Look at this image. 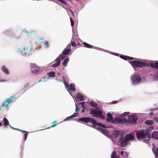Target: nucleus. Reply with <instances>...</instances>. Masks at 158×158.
Listing matches in <instances>:
<instances>
[{
    "instance_id": "47",
    "label": "nucleus",
    "mask_w": 158,
    "mask_h": 158,
    "mask_svg": "<svg viewBox=\"0 0 158 158\" xmlns=\"http://www.w3.org/2000/svg\"><path fill=\"white\" fill-rule=\"evenodd\" d=\"M9 126L11 127V128H12L13 129H15V130H19V129H18L14 128L13 127H11L10 124L9 125Z\"/></svg>"
},
{
    "instance_id": "6",
    "label": "nucleus",
    "mask_w": 158,
    "mask_h": 158,
    "mask_svg": "<svg viewBox=\"0 0 158 158\" xmlns=\"http://www.w3.org/2000/svg\"><path fill=\"white\" fill-rule=\"evenodd\" d=\"M137 116L134 115H130L128 116V119H127V122L131 124H135L136 123Z\"/></svg>"
},
{
    "instance_id": "27",
    "label": "nucleus",
    "mask_w": 158,
    "mask_h": 158,
    "mask_svg": "<svg viewBox=\"0 0 158 158\" xmlns=\"http://www.w3.org/2000/svg\"><path fill=\"white\" fill-rule=\"evenodd\" d=\"M111 158H119V157L117 156V153L114 151L112 152L111 155Z\"/></svg>"
},
{
    "instance_id": "5",
    "label": "nucleus",
    "mask_w": 158,
    "mask_h": 158,
    "mask_svg": "<svg viewBox=\"0 0 158 158\" xmlns=\"http://www.w3.org/2000/svg\"><path fill=\"white\" fill-rule=\"evenodd\" d=\"M16 99V98L14 97L13 96H11L10 98H7L5 102L3 103L2 106H1L0 108V110L2 107L4 106H5L6 108L8 109V105L10 103L12 102L13 101H15Z\"/></svg>"
},
{
    "instance_id": "20",
    "label": "nucleus",
    "mask_w": 158,
    "mask_h": 158,
    "mask_svg": "<svg viewBox=\"0 0 158 158\" xmlns=\"http://www.w3.org/2000/svg\"><path fill=\"white\" fill-rule=\"evenodd\" d=\"M89 122H90L93 124V126L94 127H96V124H97V122L94 118H89Z\"/></svg>"
},
{
    "instance_id": "33",
    "label": "nucleus",
    "mask_w": 158,
    "mask_h": 158,
    "mask_svg": "<svg viewBox=\"0 0 158 158\" xmlns=\"http://www.w3.org/2000/svg\"><path fill=\"white\" fill-rule=\"evenodd\" d=\"M57 122L56 121H54L52 123V125L50 126V127H47V129L50 128L51 127H53L56 126L57 124Z\"/></svg>"
},
{
    "instance_id": "43",
    "label": "nucleus",
    "mask_w": 158,
    "mask_h": 158,
    "mask_svg": "<svg viewBox=\"0 0 158 158\" xmlns=\"http://www.w3.org/2000/svg\"><path fill=\"white\" fill-rule=\"evenodd\" d=\"M64 55H60L59 56L58 58L59 59H60H60H64V58L65 56H64Z\"/></svg>"
},
{
    "instance_id": "9",
    "label": "nucleus",
    "mask_w": 158,
    "mask_h": 158,
    "mask_svg": "<svg viewBox=\"0 0 158 158\" xmlns=\"http://www.w3.org/2000/svg\"><path fill=\"white\" fill-rule=\"evenodd\" d=\"M131 80L133 82L135 83H139L141 81V79L139 76H133L131 77Z\"/></svg>"
},
{
    "instance_id": "42",
    "label": "nucleus",
    "mask_w": 158,
    "mask_h": 158,
    "mask_svg": "<svg viewBox=\"0 0 158 158\" xmlns=\"http://www.w3.org/2000/svg\"><path fill=\"white\" fill-rule=\"evenodd\" d=\"M97 128L99 129L101 131H102L103 133H105L106 132V130L98 127Z\"/></svg>"
},
{
    "instance_id": "12",
    "label": "nucleus",
    "mask_w": 158,
    "mask_h": 158,
    "mask_svg": "<svg viewBox=\"0 0 158 158\" xmlns=\"http://www.w3.org/2000/svg\"><path fill=\"white\" fill-rule=\"evenodd\" d=\"M114 121L117 123H126L127 120L126 118H117L114 119Z\"/></svg>"
},
{
    "instance_id": "8",
    "label": "nucleus",
    "mask_w": 158,
    "mask_h": 158,
    "mask_svg": "<svg viewBox=\"0 0 158 158\" xmlns=\"http://www.w3.org/2000/svg\"><path fill=\"white\" fill-rule=\"evenodd\" d=\"M32 47H30L29 48H24L23 50H22V53L27 55H30L31 54L32 49H33Z\"/></svg>"
},
{
    "instance_id": "40",
    "label": "nucleus",
    "mask_w": 158,
    "mask_h": 158,
    "mask_svg": "<svg viewBox=\"0 0 158 158\" xmlns=\"http://www.w3.org/2000/svg\"><path fill=\"white\" fill-rule=\"evenodd\" d=\"M63 82L64 84V85L65 88L67 89H68L69 86V83H67L65 81H63Z\"/></svg>"
},
{
    "instance_id": "16",
    "label": "nucleus",
    "mask_w": 158,
    "mask_h": 158,
    "mask_svg": "<svg viewBox=\"0 0 158 158\" xmlns=\"http://www.w3.org/2000/svg\"><path fill=\"white\" fill-rule=\"evenodd\" d=\"M126 139L129 141V140H133L134 139V137L133 135L131 134H127L126 135L125 137Z\"/></svg>"
},
{
    "instance_id": "2",
    "label": "nucleus",
    "mask_w": 158,
    "mask_h": 158,
    "mask_svg": "<svg viewBox=\"0 0 158 158\" xmlns=\"http://www.w3.org/2000/svg\"><path fill=\"white\" fill-rule=\"evenodd\" d=\"M91 114L93 117H99L100 118L104 119L105 117L102 115V112L100 110H97L93 108L90 109Z\"/></svg>"
},
{
    "instance_id": "36",
    "label": "nucleus",
    "mask_w": 158,
    "mask_h": 158,
    "mask_svg": "<svg viewBox=\"0 0 158 158\" xmlns=\"http://www.w3.org/2000/svg\"><path fill=\"white\" fill-rule=\"evenodd\" d=\"M69 61V58H67L65 59L63 62V64L64 66H66Z\"/></svg>"
},
{
    "instance_id": "53",
    "label": "nucleus",
    "mask_w": 158,
    "mask_h": 158,
    "mask_svg": "<svg viewBox=\"0 0 158 158\" xmlns=\"http://www.w3.org/2000/svg\"><path fill=\"white\" fill-rule=\"evenodd\" d=\"M6 81L5 80H1L0 79V82H2V81Z\"/></svg>"
},
{
    "instance_id": "17",
    "label": "nucleus",
    "mask_w": 158,
    "mask_h": 158,
    "mask_svg": "<svg viewBox=\"0 0 158 158\" xmlns=\"http://www.w3.org/2000/svg\"><path fill=\"white\" fill-rule=\"evenodd\" d=\"M55 61L56 62V63L52 65V66L54 68L56 67L59 65L60 63V59L57 58L56 59Z\"/></svg>"
},
{
    "instance_id": "15",
    "label": "nucleus",
    "mask_w": 158,
    "mask_h": 158,
    "mask_svg": "<svg viewBox=\"0 0 158 158\" xmlns=\"http://www.w3.org/2000/svg\"><path fill=\"white\" fill-rule=\"evenodd\" d=\"M152 150L154 153L155 154V156L156 157H158V147L156 148V150H155V145L154 143H153L152 144Z\"/></svg>"
},
{
    "instance_id": "57",
    "label": "nucleus",
    "mask_w": 158,
    "mask_h": 158,
    "mask_svg": "<svg viewBox=\"0 0 158 158\" xmlns=\"http://www.w3.org/2000/svg\"><path fill=\"white\" fill-rule=\"evenodd\" d=\"M2 126V123L0 122V127Z\"/></svg>"
},
{
    "instance_id": "25",
    "label": "nucleus",
    "mask_w": 158,
    "mask_h": 158,
    "mask_svg": "<svg viewBox=\"0 0 158 158\" xmlns=\"http://www.w3.org/2000/svg\"><path fill=\"white\" fill-rule=\"evenodd\" d=\"M3 121H4V124L5 125V127H6L7 128H8V127H7V126L9 125V123L8 122V120L7 119L5 118L4 117L3 119Z\"/></svg>"
},
{
    "instance_id": "28",
    "label": "nucleus",
    "mask_w": 158,
    "mask_h": 158,
    "mask_svg": "<svg viewBox=\"0 0 158 158\" xmlns=\"http://www.w3.org/2000/svg\"><path fill=\"white\" fill-rule=\"evenodd\" d=\"M152 137L154 139H158V132H155L153 133Z\"/></svg>"
},
{
    "instance_id": "58",
    "label": "nucleus",
    "mask_w": 158,
    "mask_h": 158,
    "mask_svg": "<svg viewBox=\"0 0 158 158\" xmlns=\"http://www.w3.org/2000/svg\"><path fill=\"white\" fill-rule=\"evenodd\" d=\"M19 38H20V40H21V39L20 38V37H19Z\"/></svg>"
},
{
    "instance_id": "11",
    "label": "nucleus",
    "mask_w": 158,
    "mask_h": 158,
    "mask_svg": "<svg viewBox=\"0 0 158 158\" xmlns=\"http://www.w3.org/2000/svg\"><path fill=\"white\" fill-rule=\"evenodd\" d=\"M71 50V45L68 44L66 48H65L62 52L63 54L64 55H67L69 53Z\"/></svg>"
},
{
    "instance_id": "54",
    "label": "nucleus",
    "mask_w": 158,
    "mask_h": 158,
    "mask_svg": "<svg viewBox=\"0 0 158 158\" xmlns=\"http://www.w3.org/2000/svg\"><path fill=\"white\" fill-rule=\"evenodd\" d=\"M71 12H72L73 15V16H74V13H73V11H71Z\"/></svg>"
},
{
    "instance_id": "7",
    "label": "nucleus",
    "mask_w": 158,
    "mask_h": 158,
    "mask_svg": "<svg viewBox=\"0 0 158 158\" xmlns=\"http://www.w3.org/2000/svg\"><path fill=\"white\" fill-rule=\"evenodd\" d=\"M119 142L120 143L121 146L123 147L126 146L128 142L126 138L123 136L119 138Z\"/></svg>"
},
{
    "instance_id": "22",
    "label": "nucleus",
    "mask_w": 158,
    "mask_h": 158,
    "mask_svg": "<svg viewBox=\"0 0 158 158\" xmlns=\"http://www.w3.org/2000/svg\"><path fill=\"white\" fill-rule=\"evenodd\" d=\"M2 70L6 74H9V71L8 69L4 66H3L1 68Z\"/></svg>"
},
{
    "instance_id": "24",
    "label": "nucleus",
    "mask_w": 158,
    "mask_h": 158,
    "mask_svg": "<svg viewBox=\"0 0 158 158\" xmlns=\"http://www.w3.org/2000/svg\"><path fill=\"white\" fill-rule=\"evenodd\" d=\"M69 90L74 91L76 89L75 88V85L74 84H71L69 85V87L68 89Z\"/></svg>"
},
{
    "instance_id": "1",
    "label": "nucleus",
    "mask_w": 158,
    "mask_h": 158,
    "mask_svg": "<svg viewBox=\"0 0 158 158\" xmlns=\"http://www.w3.org/2000/svg\"><path fill=\"white\" fill-rule=\"evenodd\" d=\"M137 138L139 140H142V139L147 138L146 139L148 141L150 138L149 132L147 130H139L137 131L136 133Z\"/></svg>"
},
{
    "instance_id": "19",
    "label": "nucleus",
    "mask_w": 158,
    "mask_h": 158,
    "mask_svg": "<svg viewBox=\"0 0 158 158\" xmlns=\"http://www.w3.org/2000/svg\"><path fill=\"white\" fill-rule=\"evenodd\" d=\"M120 57L124 60H127V59L130 60H133V58L132 57H130L127 56L121 55Z\"/></svg>"
},
{
    "instance_id": "49",
    "label": "nucleus",
    "mask_w": 158,
    "mask_h": 158,
    "mask_svg": "<svg viewBox=\"0 0 158 158\" xmlns=\"http://www.w3.org/2000/svg\"><path fill=\"white\" fill-rule=\"evenodd\" d=\"M80 110V109L79 108H77V107H76V112H77L78 111Z\"/></svg>"
},
{
    "instance_id": "51",
    "label": "nucleus",
    "mask_w": 158,
    "mask_h": 158,
    "mask_svg": "<svg viewBox=\"0 0 158 158\" xmlns=\"http://www.w3.org/2000/svg\"><path fill=\"white\" fill-rule=\"evenodd\" d=\"M63 80H64V81H65V80L67 79V78H66V77H63Z\"/></svg>"
},
{
    "instance_id": "62",
    "label": "nucleus",
    "mask_w": 158,
    "mask_h": 158,
    "mask_svg": "<svg viewBox=\"0 0 158 158\" xmlns=\"http://www.w3.org/2000/svg\"><path fill=\"white\" fill-rule=\"evenodd\" d=\"M58 0V1H60V0Z\"/></svg>"
},
{
    "instance_id": "30",
    "label": "nucleus",
    "mask_w": 158,
    "mask_h": 158,
    "mask_svg": "<svg viewBox=\"0 0 158 158\" xmlns=\"http://www.w3.org/2000/svg\"><path fill=\"white\" fill-rule=\"evenodd\" d=\"M77 97L78 99H79L80 101H83L84 100V98L82 95L80 94H78L77 95Z\"/></svg>"
},
{
    "instance_id": "50",
    "label": "nucleus",
    "mask_w": 158,
    "mask_h": 158,
    "mask_svg": "<svg viewBox=\"0 0 158 158\" xmlns=\"http://www.w3.org/2000/svg\"><path fill=\"white\" fill-rule=\"evenodd\" d=\"M120 154L122 155H123V152L122 151H121V152Z\"/></svg>"
},
{
    "instance_id": "44",
    "label": "nucleus",
    "mask_w": 158,
    "mask_h": 158,
    "mask_svg": "<svg viewBox=\"0 0 158 158\" xmlns=\"http://www.w3.org/2000/svg\"><path fill=\"white\" fill-rule=\"evenodd\" d=\"M29 84V83H27L26 85H24V91H26L27 90V86H28V85Z\"/></svg>"
},
{
    "instance_id": "55",
    "label": "nucleus",
    "mask_w": 158,
    "mask_h": 158,
    "mask_svg": "<svg viewBox=\"0 0 158 158\" xmlns=\"http://www.w3.org/2000/svg\"><path fill=\"white\" fill-rule=\"evenodd\" d=\"M82 112L83 113L85 111V110L84 109L82 110Z\"/></svg>"
},
{
    "instance_id": "13",
    "label": "nucleus",
    "mask_w": 158,
    "mask_h": 158,
    "mask_svg": "<svg viewBox=\"0 0 158 158\" xmlns=\"http://www.w3.org/2000/svg\"><path fill=\"white\" fill-rule=\"evenodd\" d=\"M47 74L48 75V77L47 76H46L45 77H43V79H44L45 78L49 79L50 77H54L55 75V73L54 72H51L48 73Z\"/></svg>"
},
{
    "instance_id": "32",
    "label": "nucleus",
    "mask_w": 158,
    "mask_h": 158,
    "mask_svg": "<svg viewBox=\"0 0 158 158\" xmlns=\"http://www.w3.org/2000/svg\"><path fill=\"white\" fill-rule=\"evenodd\" d=\"M154 123L153 121L152 120H147L145 121V123L147 125H151L153 123Z\"/></svg>"
},
{
    "instance_id": "45",
    "label": "nucleus",
    "mask_w": 158,
    "mask_h": 158,
    "mask_svg": "<svg viewBox=\"0 0 158 158\" xmlns=\"http://www.w3.org/2000/svg\"><path fill=\"white\" fill-rule=\"evenodd\" d=\"M85 104V102H80V103H79V105H82V108L84 109H85V108L84 107Z\"/></svg>"
},
{
    "instance_id": "46",
    "label": "nucleus",
    "mask_w": 158,
    "mask_h": 158,
    "mask_svg": "<svg viewBox=\"0 0 158 158\" xmlns=\"http://www.w3.org/2000/svg\"><path fill=\"white\" fill-rule=\"evenodd\" d=\"M59 1L64 4H66L67 3L64 0H60Z\"/></svg>"
},
{
    "instance_id": "39",
    "label": "nucleus",
    "mask_w": 158,
    "mask_h": 158,
    "mask_svg": "<svg viewBox=\"0 0 158 158\" xmlns=\"http://www.w3.org/2000/svg\"><path fill=\"white\" fill-rule=\"evenodd\" d=\"M63 82L64 84V85L65 88L67 89H68L69 86V83H67L65 81H63Z\"/></svg>"
},
{
    "instance_id": "61",
    "label": "nucleus",
    "mask_w": 158,
    "mask_h": 158,
    "mask_svg": "<svg viewBox=\"0 0 158 158\" xmlns=\"http://www.w3.org/2000/svg\"><path fill=\"white\" fill-rule=\"evenodd\" d=\"M40 39H41V38ZM41 40H43V38L41 39Z\"/></svg>"
},
{
    "instance_id": "34",
    "label": "nucleus",
    "mask_w": 158,
    "mask_h": 158,
    "mask_svg": "<svg viewBox=\"0 0 158 158\" xmlns=\"http://www.w3.org/2000/svg\"><path fill=\"white\" fill-rule=\"evenodd\" d=\"M90 105L92 107H95L97 106V104L95 102H91L90 103Z\"/></svg>"
},
{
    "instance_id": "14",
    "label": "nucleus",
    "mask_w": 158,
    "mask_h": 158,
    "mask_svg": "<svg viewBox=\"0 0 158 158\" xmlns=\"http://www.w3.org/2000/svg\"><path fill=\"white\" fill-rule=\"evenodd\" d=\"M77 40L76 38L73 37L71 41V45L73 47H75L77 45Z\"/></svg>"
},
{
    "instance_id": "21",
    "label": "nucleus",
    "mask_w": 158,
    "mask_h": 158,
    "mask_svg": "<svg viewBox=\"0 0 158 158\" xmlns=\"http://www.w3.org/2000/svg\"><path fill=\"white\" fill-rule=\"evenodd\" d=\"M89 122H90L93 124V126L94 127H96V124H97V122L94 118H89Z\"/></svg>"
},
{
    "instance_id": "48",
    "label": "nucleus",
    "mask_w": 158,
    "mask_h": 158,
    "mask_svg": "<svg viewBox=\"0 0 158 158\" xmlns=\"http://www.w3.org/2000/svg\"><path fill=\"white\" fill-rule=\"evenodd\" d=\"M77 45L78 46H80L81 45V44L78 42L77 41Z\"/></svg>"
},
{
    "instance_id": "4",
    "label": "nucleus",
    "mask_w": 158,
    "mask_h": 158,
    "mask_svg": "<svg viewBox=\"0 0 158 158\" xmlns=\"http://www.w3.org/2000/svg\"><path fill=\"white\" fill-rule=\"evenodd\" d=\"M129 63L134 68L142 67H144L146 64L145 62H142L139 60H133L130 61Z\"/></svg>"
},
{
    "instance_id": "52",
    "label": "nucleus",
    "mask_w": 158,
    "mask_h": 158,
    "mask_svg": "<svg viewBox=\"0 0 158 158\" xmlns=\"http://www.w3.org/2000/svg\"><path fill=\"white\" fill-rule=\"evenodd\" d=\"M128 114V112H125V113H124V115H127Z\"/></svg>"
},
{
    "instance_id": "18",
    "label": "nucleus",
    "mask_w": 158,
    "mask_h": 158,
    "mask_svg": "<svg viewBox=\"0 0 158 158\" xmlns=\"http://www.w3.org/2000/svg\"><path fill=\"white\" fill-rule=\"evenodd\" d=\"M107 118H106V121L108 122H110L112 121L113 120V116L110 113H108L107 114Z\"/></svg>"
},
{
    "instance_id": "29",
    "label": "nucleus",
    "mask_w": 158,
    "mask_h": 158,
    "mask_svg": "<svg viewBox=\"0 0 158 158\" xmlns=\"http://www.w3.org/2000/svg\"><path fill=\"white\" fill-rule=\"evenodd\" d=\"M32 47V44L30 42H27L24 45V48H29Z\"/></svg>"
},
{
    "instance_id": "59",
    "label": "nucleus",
    "mask_w": 158,
    "mask_h": 158,
    "mask_svg": "<svg viewBox=\"0 0 158 158\" xmlns=\"http://www.w3.org/2000/svg\"><path fill=\"white\" fill-rule=\"evenodd\" d=\"M114 103V102H113V104H114V103Z\"/></svg>"
},
{
    "instance_id": "41",
    "label": "nucleus",
    "mask_w": 158,
    "mask_h": 158,
    "mask_svg": "<svg viewBox=\"0 0 158 158\" xmlns=\"http://www.w3.org/2000/svg\"><path fill=\"white\" fill-rule=\"evenodd\" d=\"M70 20L71 26L72 27H73L74 24V21H73V19L71 17H70Z\"/></svg>"
},
{
    "instance_id": "31",
    "label": "nucleus",
    "mask_w": 158,
    "mask_h": 158,
    "mask_svg": "<svg viewBox=\"0 0 158 158\" xmlns=\"http://www.w3.org/2000/svg\"><path fill=\"white\" fill-rule=\"evenodd\" d=\"M76 114L75 113L72 115H71L70 116H69V117H67L66 119H64V121H66L67 120H68L69 119H70L73 118H74L75 117Z\"/></svg>"
},
{
    "instance_id": "56",
    "label": "nucleus",
    "mask_w": 158,
    "mask_h": 158,
    "mask_svg": "<svg viewBox=\"0 0 158 158\" xmlns=\"http://www.w3.org/2000/svg\"><path fill=\"white\" fill-rule=\"evenodd\" d=\"M41 81H42V80H41V79H40L39 80V82H41Z\"/></svg>"
},
{
    "instance_id": "3",
    "label": "nucleus",
    "mask_w": 158,
    "mask_h": 158,
    "mask_svg": "<svg viewBox=\"0 0 158 158\" xmlns=\"http://www.w3.org/2000/svg\"><path fill=\"white\" fill-rule=\"evenodd\" d=\"M30 70L32 73L38 74L42 72L41 67L38 66L35 63H30Z\"/></svg>"
},
{
    "instance_id": "23",
    "label": "nucleus",
    "mask_w": 158,
    "mask_h": 158,
    "mask_svg": "<svg viewBox=\"0 0 158 158\" xmlns=\"http://www.w3.org/2000/svg\"><path fill=\"white\" fill-rule=\"evenodd\" d=\"M89 117L82 118L79 119V121H83L85 123L89 122Z\"/></svg>"
},
{
    "instance_id": "38",
    "label": "nucleus",
    "mask_w": 158,
    "mask_h": 158,
    "mask_svg": "<svg viewBox=\"0 0 158 158\" xmlns=\"http://www.w3.org/2000/svg\"><path fill=\"white\" fill-rule=\"evenodd\" d=\"M41 43L44 44L45 48H47L49 46L48 42L47 41H45L44 42H41Z\"/></svg>"
},
{
    "instance_id": "63",
    "label": "nucleus",
    "mask_w": 158,
    "mask_h": 158,
    "mask_svg": "<svg viewBox=\"0 0 158 158\" xmlns=\"http://www.w3.org/2000/svg\"><path fill=\"white\" fill-rule=\"evenodd\" d=\"M70 1L71 0H69Z\"/></svg>"
},
{
    "instance_id": "10",
    "label": "nucleus",
    "mask_w": 158,
    "mask_h": 158,
    "mask_svg": "<svg viewBox=\"0 0 158 158\" xmlns=\"http://www.w3.org/2000/svg\"><path fill=\"white\" fill-rule=\"evenodd\" d=\"M145 63L146 64L145 65V66H150L151 67L155 68L156 69H158V63L156 62L154 63L152 62H145Z\"/></svg>"
},
{
    "instance_id": "35",
    "label": "nucleus",
    "mask_w": 158,
    "mask_h": 158,
    "mask_svg": "<svg viewBox=\"0 0 158 158\" xmlns=\"http://www.w3.org/2000/svg\"><path fill=\"white\" fill-rule=\"evenodd\" d=\"M97 126H98L100 127H102V128H106V126L104 125L102 123H97V124H96V127Z\"/></svg>"
},
{
    "instance_id": "60",
    "label": "nucleus",
    "mask_w": 158,
    "mask_h": 158,
    "mask_svg": "<svg viewBox=\"0 0 158 158\" xmlns=\"http://www.w3.org/2000/svg\"><path fill=\"white\" fill-rule=\"evenodd\" d=\"M144 141V142H145L146 141L145 140Z\"/></svg>"
},
{
    "instance_id": "37",
    "label": "nucleus",
    "mask_w": 158,
    "mask_h": 158,
    "mask_svg": "<svg viewBox=\"0 0 158 158\" xmlns=\"http://www.w3.org/2000/svg\"><path fill=\"white\" fill-rule=\"evenodd\" d=\"M19 131H23V132H25V133L24 134V140H25L27 138V136L28 135V133L24 130H19Z\"/></svg>"
},
{
    "instance_id": "26",
    "label": "nucleus",
    "mask_w": 158,
    "mask_h": 158,
    "mask_svg": "<svg viewBox=\"0 0 158 158\" xmlns=\"http://www.w3.org/2000/svg\"><path fill=\"white\" fill-rule=\"evenodd\" d=\"M83 44L85 47L87 48H93V46L90 45L85 42H84Z\"/></svg>"
}]
</instances>
